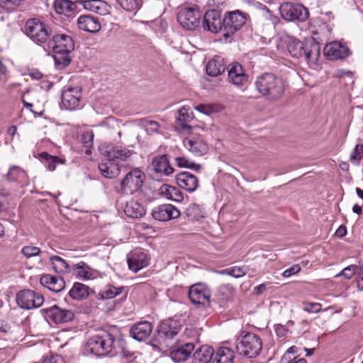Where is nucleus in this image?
Wrapping results in <instances>:
<instances>
[{
    "instance_id": "obj_13",
    "label": "nucleus",
    "mask_w": 363,
    "mask_h": 363,
    "mask_svg": "<svg viewBox=\"0 0 363 363\" xmlns=\"http://www.w3.org/2000/svg\"><path fill=\"white\" fill-rule=\"evenodd\" d=\"M211 296V289L203 283L192 285L189 290V297L195 305H209Z\"/></svg>"
},
{
    "instance_id": "obj_18",
    "label": "nucleus",
    "mask_w": 363,
    "mask_h": 363,
    "mask_svg": "<svg viewBox=\"0 0 363 363\" xmlns=\"http://www.w3.org/2000/svg\"><path fill=\"white\" fill-rule=\"evenodd\" d=\"M82 89L79 86L69 87L61 95L63 106L67 110H74L79 107Z\"/></svg>"
},
{
    "instance_id": "obj_34",
    "label": "nucleus",
    "mask_w": 363,
    "mask_h": 363,
    "mask_svg": "<svg viewBox=\"0 0 363 363\" xmlns=\"http://www.w3.org/2000/svg\"><path fill=\"white\" fill-rule=\"evenodd\" d=\"M161 195L169 200L180 202L184 199L182 191L175 186L164 184L160 188Z\"/></svg>"
},
{
    "instance_id": "obj_29",
    "label": "nucleus",
    "mask_w": 363,
    "mask_h": 363,
    "mask_svg": "<svg viewBox=\"0 0 363 363\" xmlns=\"http://www.w3.org/2000/svg\"><path fill=\"white\" fill-rule=\"evenodd\" d=\"M40 284L52 291L60 292L65 287V281L62 277L51 274H44L40 277Z\"/></svg>"
},
{
    "instance_id": "obj_57",
    "label": "nucleus",
    "mask_w": 363,
    "mask_h": 363,
    "mask_svg": "<svg viewBox=\"0 0 363 363\" xmlns=\"http://www.w3.org/2000/svg\"><path fill=\"white\" fill-rule=\"evenodd\" d=\"M77 276L83 279H89L91 276V273L89 271L86 267L83 266L77 265Z\"/></svg>"
},
{
    "instance_id": "obj_33",
    "label": "nucleus",
    "mask_w": 363,
    "mask_h": 363,
    "mask_svg": "<svg viewBox=\"0 0 363 363\" xmlns=\"http://www.w3.org/2000/svg\"><path fill=\"white\" fill-rule=\"evenodd\" d=\"M125 345V340L123 337V342L119 347H116L112 356L120 355L121 363H135V354L127 348Z\"/></svg>"
},
{
    "instance_id": "obj_22",
    "label": "nucleus",
    "mask_w": 363,
    "mask_h": 363,
    "mask_svg": "<svg viewBox=\"0 0 363 363\" xmlns=\"http://www.w3.org/2000/svg\"><path fill=\"white\" fill-rule=\"evenodd\" d=\"M152 217L159 221H167L180 216V211L171 204L160 205L153 209Z\"/></svg>"
},
{
    "instance_id": "obj_28",
    "label": "nucleus",
    "mask_w": 363,
    "mask_h": 363,
    "mask_svg": "<svg viewBox=\"0 0 363 363\" xmlns=\"http://www.w3.org/2000/svg\"><path fill=\"white\" fill-rule=\"evenodd\" d=\"M152 325L147 321H143L133 325L130 330V336L138 341L146 339L152 330Z\"/></svg>"
},
{
    "instance_id": "obj_56",
    "label": "nucleus",
    "mask_w": 363,
    "mask_h": 363,
    "mask_svg": "<svg viewBox=\"0 0 363 363\" xmlns=\"http://www.w3.org/2000/svg\"><path fill=\"white\" fill-rule=\"evenodd\" d=\"M42 363H65V361L61 355L55 354L46 357Z\"/></svg>"
},
{
    "instance_id": "obj_8",
    "label": "nucleus",
    "mask_w": 363,
    "mask_h": 363,
    "mask_svg": "<svg viewBox=\"0 0 363 363\" xmlns=\"http://www.w3.org/2000/svg\"><path fill=\"white\" fill-rule=\"evenodd\" d=\"M248 15L240 10L227 11L223 17V35H233L245 24Z\"/></svg>"
},
{
    "instance_id": "obj_40",
    "label": "nucleus",
    "mask_w": 363,
    "mask_h": 363,
    "mask_svg": "<svg viewBox=\"0 0 363 363\" xmlns=\"http://www.w3.org/2000/svg\"><path fill=\"white\" fill-rule=\"evenodd\" d=\"M54 8L57 13L69 16L75 9V5L68 0H55Z\"/></svg>"
},
{
    "instance_id": "obj_44",
    "label": "nucleus",
    "mask_w": 363,
    "mask_h": 363,
    "mask_svg": "<svg viewBox=\"0 0 363 363\" xmlns=\"http://www.w3.org/2000/svg\"><path fill=\"white\" fill-rule=\"evenodd\" d=\"M54 52V60L55 64L58 66H61L62 67H65L68 66L70 63L71 59L69 57V53L71 52Z\"/></svg>"
},
{
    "instance_id": "obj_59",
    "label": "nucleus",
    "mask_w": 363,
    "mask_h": 363,
    "mask_svg": "<svg viewBox=\"0 0 363 363\" xmlns=\"http://www.w3.org/2000/svg\"><path fill=\"white\" fill-rule=\"evenodd\" d=\"M301 271V267L298 264H294L291 267H289V269H286L282 275L284 277H289L291 275L296 274L298 272Z\"/></svg>"
},
{
    "instance_id": "obj_46",
    "label": "nucleus",
    "mask_w": 363,
    "mask_h": 363,
    "mask_svg": "<svg viewBox=\"0 0 363 363\" xmlns=\"http://www.w3.org/2000/svg\"><path fill=\"white\" fill-rule=\"evenodd\" d=\"M123 290V287H115L113 286H108L104 291H101V297L106 299L113 298L118 295L121 294Z\"/></svg>"
},
{
    "instance_id": "obj_36",
    "label": "nucleus",
    "mask_w": 363,
    "mask_h": 363,
    "mask_svg": "<svg viewBox=\"0 0 363 363\" xmlns=\"http://www.w3.org/2000/svg\"><path fill=\"white\" fill-rule=\"evenodd\" d=\"M194 118L193 113L189 107L183 106L178 111L177 120L184 130H191V126L188 124Z\"/></svg>"
},
{
    "instance_id": "obj_58",
    "label": "nucleus",
    "mask_w": 363,
    "mask_h": 363,
    "mask_svg": "<svg viewBox=\"0 0 363 363\" xmlns=\"http://www.w3.org/2000/svg\"><path fill=\"white\" fill-rule=\"evenodd\" d=\"M194 108L199 112L206 115H211L213 112V108L211 105L208 104H201L195 106Z\"/></svg>"
},
{
    "instance_id": "obj_50",
    "label": "nucleus",
    "mask_w": 363,
    "mask_h": 363,
    "mask_svg": "<svg viewBox=\"0 0 363 363\" xmlns=\"http://www.w3.org/2000/svg\"><path fill=\"white\" fill-rule=\"evenodd\" d=\"M21 253L26 258H30V257L39 255L41 253V250L38 247L28 245V246H24L21 249Z\"/></svg>"
},
{
    "instance_id": "obj_31",
    "label": "nucleus",
    "mask_w": 363,
    "mask_h": 363,
    "mask_svg": "<svg viewBox=\"0 0 363 363\" xmlns=\"http://www.w3.org/2000/svg\"><path fill=\"white\" fill-rule=\"evenodd\" d=\"M226 69L225 62L220 57H216L209 60L206 67V73L211 77H218Z\"/></svg>"
},
{
    "instance_id": "obj_64",
    "label": "nucleus",
    "mask_w": 363,
    "mask_h": 363,
    "mask_svg": "<svg viewBox=\"0 0 363 363\" xmlns=\"http://www.w3.org/2000/svg\"><path fill=\"white\" fill-rule=\"evenodd\" d=\"M359 279L358 280V282H357V286H358V289L361 291H363V273L362 274H359Z\"/></svg>"
},
{
    "instance_id": "obj_16",
    "label": "nucleus",
    "mask_w": 363,
    "mask_h": 363,
    "mask_svg": "<svg viewBox=\"0 0 363 363\" xmlns=\"http://www.w3.org/2000/svg\"><path fill=\"white\" fill-rule=\"evenodd\" d=\"M45 312L48 318L56 324L68 323L74 318V313L72 310L57 305L45 309Z\"/></svg>"
},
{
    "instance_id": "obj_39",
    "label": "nucleus",
    "mask_w": 363,
    "mask_h": 363,
    "mask_svg": "<svg viewBox=\"0 0 363 363\" xmlns=\"http://www.w3.org/2000/svg\"><path fill=\"white\" fill-rule=\"evenodd\" d=\"M27 174L26 172L19 167L13 166L10 167L6 174V178L10 182H18L26 183L27 182Z\"/></svg>"
},
{
    "instance_id": "obj_54",
    "label": "nucleus",
    "mask_w": 363,
    "mask_h": 363,
    "mask_svg": "<svg viewBox=\"0 0 363 363\" xmlns=\"http://www.w3.org/2000/svg\"><path fill=\"white\" fill-rule=\"evenodd\" d=\"M21 0H0V6L7 11H12L19 5Z\"/></svg>"
},
{
    "instance_id": "obj_10",
    "label": "nucleus",
    "mask_w": 363,
    "mask_h": 363,
    "mask_svg": "<svg viewBox=\"0 0 363 363\" xmlns=\"http://www.w3.org/2000/svg\"><path fill=\"white\" fill-rule=\"evenodd\" d=\"M279 13L286 21L300 22L306 21L308 16V9L302 4L284 2L279 6Z\"/></svg>"
},
{
    "instance_id": "obj_26",
    "label": "nucleus",
    "mask_w": 363,
    "mask_h": 363,
    "mask_svg": "<svg viewBox=\"0 0 363 363\" xmlns=\"http://www.w3.org/2000/svg\"><path fill=\"white\" fill-rule=\"evenodd\" d=\"M84 9L97 14L105 16L109 14L110 6L102 0H81L78 1Z\"/></svg>"
},
{
    "instance_id": "obj_14",
    "label": "nucleus",
    "mask_w": 363,
    "mask_h": 363,
    "mask_svg": "<svg viewBox=\"0 0 363 363\" xmlns=\"http://www.w3.org/2000/svg\"><path fill=\"white\" fill-rule=\"evenodd\" d=\"M228 79L231 84L241 88L247 83L249 77L243 67L240 63L234 62L228 67Z\"/></svg>"
},
{
    "instance_id": "obj_25",
    "label": "nucleus",
    "mask_w": 363,
    "mask_h": 363,
    "mask_svg": "<svg viewBox=\"0 0 363 363\" xmlns=\"http://www.w3.org/2000/svg\"><path fill=\"white\" fill-rule=\"evenodd\" d=\"M195 349L193 343H185L173 348L169 354L171 359L177 362L181 363L186 361L192 354Z\"/></svg>"
},
{
    "instance_id": "obj_20",
    "label": "nucleus",
    "mask_w": 363,
    "mask_h": 363,
    "mask_svg": "<svg viewBox=\"0 0 363 363\" xmlns=\"http://www.w3.org/2000/svg\"><path fill=\"white\" fill-rule=\"evenodd\" d=\"M186 149L196 156H201L207 153L208 146L200 136H190L183 140Z\"/></svg>"
},
{
    "instance_id": "obj_63",
    "label": "nucleus",
    "mask_w": 363,
    "mask_h": 363,
    "mask_svg": "<svg viewBox=\"0 0 363 363\" xmlns=\"http://www.w3.org/2000/svg\"><path fill=\"white\" fill-rule=\"evenodd\" d=\"M288 363H307L306 360L303 358L297 359L294 357L292 360H289Z\"/></svg>"
},
{
    "instance_id": "obj_62",
    "label": "nucleus",
    "mask_w": 363,
    "mask_h": 363,
    "mask_svg": "<svg viewBox=\"0 0 363 363\" xmlns=\"http://www.w3.org/2000/svg\"><path fill=\"white\" fill-rule=\"evenodd\" d=\"M296 352H297V347L296 346H292V347H289L288 349V350L286 351V352L284 354V356L282 357V360L288 359H289L288 355L289 354H295Z\"/></svg>"
},
{
    "instance_id": "obj_17",
    "label": "nucleus",
    "mask_w": 363,
    "mask_h": 363,
    "mask_svg": "<svg viewBox=\"0 0 363 363\" xmlns=\"http://www.w3.org/2000/svg\"><path fill=\"white\" fill-rule=\"evenodd\" d=\"M48 45L53 51L57 52H72L74 49L72 37L64 33L53 34Z\"/></svg>"
},
{
    "instance_id": "obj_48",
    "label": "nucleus",
    "mask_w": 363,
    "mask_h": 363,
    "mask_svg": "<svg viewBox=\"0 0 363 363\" xmlns=\"http://www.w3.org/2000/svg\"><path fill=\"white\" fill-rule=\"evenodd\" d=\"M94 140V133L91 131L84 133L81 138V141L85 147V152L87 154L92 147Z\"/></svg>"
},
{
    "instance_id": "obj_45",
    "label": "nucleus",
    "mask_w": 363,
    "mask_h": 363,
    "mask_svg": "<svg viewBox=\"0 0 363 363\" xmlns=\"http://www.w3.org/2000/svg\"><path fill=\"white\" fill-rule=\"evenodd\" d=\"M260 11L262 12V17L267 21L269 24L274 27L279 22V18L274 15L272 12L264 5L259 4Z\"/></svg>"
},
{
    "instance_id": "obj_41",
    "label": "nucleus",
    "mask_w": 363,
    "mask_h": 363,
    "mask_svg": "<svg viewBox=\"0 0 363 363\" xmlns=\"http://www.w3.org/2000/svg\"><path fill=\"white\" fill-rule=\"evenodd\" d=\"M184 213L191 220H198L204 217L203 208L196 203L190 204L186 208Z\"/></svg>"
},
{
    "instance_id": "obj_11",
    "label": "nucleus",
    "mask_w": 363,
    "mask_h": 363,
    "mask_svg": "<svg viewBox=\"0 0 363 363\" xmlns=\"http://www.w3.org/2000/svg\"><path fill=\"white\" fill-rule=\"evenodd\" d=\"M177 18L178 23L183 28L194 30L200 23L201 14L196 8L184 7L178 11Z\"/></svg>"
},
{
    "instance_id": "obj_43",
    "label": "nucleus",
    "mask_w": 363,
    "mask_h": 363,
    "mask_svg": "<svg viewBox=\"0 0 363 363\" xmlns=\"http://www.w3.org/2000/svg\"><path fill=\"white\" fill-rule=\"evenodd\" d=\"M234 292L235 289L232 285L225 284L219 288L218 296L220 301L226 302L232 299Z\"/></svg>"
},
{
    "instance_id": "obj_61",
    "label": "nucleus",
    "mask_w": 363,
    "mask_h": 363,
    "mask_svg": "<svg viewBox=\"0 0 363 363\" xmlns=\"http://www.w3.org/2000/svg\"><path fill=\"white\" fill-rule=\"evenodd\" d=\"M347 234V228L344 225H340L336 230L335 235L339 238H342Z\"/></svg>"
},
{
    "instance_id": "obj_23",
    "label": "nucleus",
    "mask_w": 363,
    "mask_h": 363,
    "mask_svg": "<svg viewBox=\"0 0 363 363\" xmlns=\"http://www.w3.org/2000/svg\"><path fill=\"white\" fill-rule=\"evenodd\" d=\"M176 182L177 185L189 192L195 191L199 186V179L189 172H182L177 174Z\"/></svg>"
},
{
    "instance_id": "obj_21",
    "label": "nucleus",
    "mask_w": 363,
    "mask_h": 363,
    "mask_svg": "<svg viewBox=\"0 0 363 363\" xmlns=\"http://www.w3.org/2000/svg\"><path fill=\"white\" fill-rule=\"evenodd\" d=\"M203 27L212 33H223V18L220 17L218 11L216 10L207 11L203 17Z\"/></svg>"
},
{
    "instance_id": "obj_4",
    "label": "nucleus",
    "mask_w": 363,
    "mask_h": 363,
    "mask_svg": "<svg viewBox=\"0 0 363 363\" xmlns=\"http://www.w3.org/2000/svg\"><path fill=\"white\" fill-rule=\"evenodd\" d=\"M287 50L293 57H303L308 63L316 64L320 54V45L313 38L305 42L292 38L288 41Z\"/></svg>"
},
{
    "instance_id": "obj_15",
    "label": "nucleus",
    "mask_w": 363,
    "mask_h": 363,
    "mask_svg": "<svg viewBox=\"0 0 363 363\" xmlns=\"http://www.w3.org/2000/svg\"><path fill=\"white\" fill-rule=\"evenodd\" d=\"M324 54L330 60H337L350 56L351 51L346 44L333 41L326 44L324 48Z\"/></svg>"
},
{
    "instance_id": "obj_60",
    "label": "nucleus",
    "mask_w": 363,
    "mask_h": 363,
    "mask_svg": "<svg viewBox=\"0 0 363 363\" xmlns=\"http://www.w3.org/2000/svg\"><path fill=\"white\" fill-rule=\"evenodd\" d=\"M175 162L179 167L188 168L190 164L189 160L184 157H177L175 158Z\"/></svg>"
},
{
    "instance_id": "obj_42",
    "label": "nucleus",
    "mask_w": 363,
    "mask_h": 363,
    "mask_svg": "<svg viewBox=\"0 0 363 363\" xmlns=\"http://www.w3.org/2000/svg\"><path fill=\"white\" fill-rule=\"evenodd\" d=\"M39 156L45 161V165L50 171H54L57 164L64 163V161L57 156L50 155L45 152H41Z\"/></svg>"
},
{
    "instance_id": "obj_27",
    "label": "nucleus",
    "mask_w": 363,
    "mask_h": 363,
    "mask_svg": "<svg viewBox=\"0 0 363 363\" xmlns=\"http://www.w3.org/2000/svg\"><path fill=\"white\" fill-rule=\"evenodd\" d=\"M123 212L127 217L138 219L145 215L146 209L139 201L131 199L126 201L123 206Z\"/></svg>"
},
{
    "instance_id": "obj_51",
    "label": "nucleus",
    "mask_w": 363,
    "mask_h": 363,
    "mask_svg": "<svg viewBox=\"0 0 363 363\" xmlns=\"http://www.w3.org/2000/svg\"><path fill=\"white\" fill-rule=\"evenodd\" d=\"M322 306L319 303L305 301L303 303V309L308 313H317L321 311Z\"/></svg>"
},
{
    "instance_id": "obj_37",
    "label": "nucleus",
    "mask_w": 363,
    "mask_h": 363,
    "mask_svg": "<svg viewBox=\"0 0 363 363\" xmlns=\"http://www.w3.org/2000/svg\"><path fill=\"white\" fill-rule=\"evenodd\" d=\"M69 294L74 300L84 299L89 295V288L83 284L77 282L74 284Z\"/></svg>"
},
{
    "instance_id": "obj_9",
    "label": "nucleus",
    "mask_w": 363,
    "mask_h": 363,
    "mask_svg": "<svg viewBox=\"0 0 363 363\" xmlns=\"http://www.w3.org/2000/svg\"><path fill=\"white\" fill-rule=\"evenodd\" d=\"M145 179V174L140 169L133 168L121 181V188L118 191L122 194H133L141 189Z\"/></svg>"
},
{
    "instance_id": "obj_5",
    "label": "nucleus",
    "mask_w": 363,
    "mask_h": 363,
    "mask_svg": "<svg viewBox=\"0 0 363 363\" xmlns=\"http://www.w3.org/2000/svg\"><path fill=\"white\" fill-rule=\"evenodd\" d=\"M180 329L179 323L172 318L161 322L158 325L157 335L151 341V345L155 350L165 352L172 347L174 337Z\"/></svg>"
},
{
    "instance_id": "obj_24",
    "label": "nucleus",
    "mask_w": 363,
    "mask_h": 363,
    "mask_svg": "<svg viewBox=\"0 0 363 363\" xmlns=\"http://www.w3.org/2000/svg\"><path fill=\"white\" fill-rule=\"evenodd\" d=\"M78 28L84 31L96 33L101 30L99 19L91 15H82L77 19Z\"/></svg>"
},
{
    "instance_id": "obj_52",
    "label": "nucleus",
    "mask_w": 363,
    "mask_h": 363,
    "mask_svg": "<svg viewBox=\"0 0 363 363\" xmlns=\"http://www.w3.org/2000/svg\"><path fill=\"white\" fill-rule=\"evenodd\" d=\"M143 126L146 131L150 134L157 133L160 127V124L157 121L150 120L144 121Z\"/></svg>"
},
{
    "instance_id": "obj_6",
    "label": "nucleus",
    "mask_w": 363,
    "mask_h": 363,
    "mask_svg": "<svg viewBox=\"0 0 363 363\" xmlns=\"http://www.w3.org/2000/svg\"><path fill=\"white\" fill-rule=\"evenodd\" d=\"M25 33L34 43L40 45L48 43L53 35L50 26L38 18H30L26 21Z\"/></svg>"
},
{
    "instance_id": "obj_19",
    "label": "nucleus",
    "mask_w": 363,
    "mask_h": 363,
    "mask_svg": "<svg viewBox=\"0 0 363 363\" xmlns=\"http://www.w3.org/2000/svg\"><path fill=\"white\" fill-rule=\"evenodd\" d=\"M150 169L158 176H169L174 172V168L169 164L166 155L155 156L152 160Z\"/></svg>"
},
{
    "instance_id": "obj_7",
    "label": "nucleus",
    "mask_w": 363,
    "mask_h": 363,
    "mask_svg": "<svg viewBox=\"0 0 363 363\" xmlns=\"http://www.w3.org/2000/svg\"><path fill=\"white\" fill-rule=\"evenodd\" d=\"M238 352L247 358L257 357L262 349V342L259 336L252 333L241 334L237 339Z\"/></svg>"
},
{
    "instance_id": "obj_49",
    "label": "nucleus",
    "mask_w": 363,
    "mask_h": 363,
    "mask_svg": "<svg viewBox=\"0 0 363 363\" xmlns=\"http://www.w3.org/2000/svg\"><path fill=\"white\" fill-rule=\"evenodd\" d=\"M363 157V145H357L354 148L350 160L352 163L354 164H358L360 160Z\"/></svg>"
},
{
    "instance_id": "obj_3",
    "label": "nucleus",
    "mask_w": 363,
    "mask_h": 363,
    "mask_svg": "<svg viewBox=\"0 0 363 363\" xmlns=\"http://www.w3.org/2000/svg\"><path fill=\"white\" fill-rule=\"evenodd\" d=\"M255 86L257 92L270 102L280 100L286 89L284 79L270 72L259 75L255 79Z\"/></svg>"
},
{
    "instance_id": "obj_38",
    "label": "nucleus",
    "mask_w": 363,
    "mask_h": 363,
    "mask_svg": "<svg viewBox=\"0 0 363 363\" xmlns=\"http://www.w3.org/2000/svg\"><path fill=\"white\" fill-rule=\"evenodd\" d=\"M50 262L54 271L58 274H65L70 271L69 264L59 256H51L50 257Z\"/></svg>"
},
{
    "instance_id": "obj_53",
    "label": "nucleus",
    "mask_w": 363,
    "mask_h": 363,
    "mask_svg": "<svg viewBox=\"0 0 363 363\" xmlns=\"http://www.w3.org/2000/svg\"><path fill=\"white\" fill-rule=\"evenodd\" d=\"M358 267L357 265H350L344 268L342 272L336 277L344 276L346 279H351L357 272Z\"/></svg>"
},
{
    "instance_id": "obj_32",
    "label": "nucleus",
    "mask_w": 363,
    "mask_h": 363,
    "mask_svg": "<svg viewBox=\"0 0 363 363\" xmlns=\"http://www.w3.org/2000/svg\"><path fill=\"white\" fill-rule=\"evenodd\" d=\"M234 352L228 347H220L216 353L212 350L211 363H233Z\"/></svg>"
},
{
    "instance_id": "obj_47",
    "label": "nucleus",
    "mask_w": 363,
    "mask_h": 363,
    "mask_svg": "<svg viewBox=\"0 0 363 363\" xmlns=\"http://www.w3.org/2000/svg\"><path fill=\"white\" fill-rule=\"evenodd\" d=\"M121 7L129 12L134 11L138 9V4L136 0H116Z\"/></svg>"
},
{
    "instance_id": "obj_1",
    "label": "nucleus",
    "mask_w": 363,
    "mask_h": 363,
    "mask_svg": "<svg viewBox=\"0 0 363 363\" xmlns=\"http://www.w3.org/2000/svg\"><path fill=\"white\" fill-rule=\"evenodd\" d=\"M122 342L123 335L117 327L113 326L90 337L85 350L96 356H112L116 347H119Z\"/></svg>"
},
{
    "instance_id": "obj_30",
    "label": "nucleus",
    "mask_w": 363,
    "mask_h": 363,
    "mask_svg": "<svg viewBox=\"0 0 363 363\" xmlns=\"http://www.w3.org/2000/svg\"><path fill=\"white\" fill-rule=\"evenodd\" d=\"M147 255L142 252H135L128 257V264L130 270L138 272L148 265Z\"/></svg>"
},
{
    "instance_id": "obj_12",
    "label": "nucleus",
    "mask_w": 363,
    "mask_h": 363,
    "mask_svg": "<svg viewBox=\"0 0 363 363\" xmlns=\"http://www.w3.org/2000/svg\"><path fill=\"white\" fill-rule=\"evenodd\" d=\"M18 305L23 309L38 308L44 303L42 295L32 290H23L16 295Z\"/></svg>"
},
{
    "instance_id": "obj_55",
    "label": "nucleus",
    "mask_w": 363,
    "mask_h": 363,
    "mask_svg": "<svg viewBox=\"0 0 363 363\" xmlns=\"http://www.w3.org/2000/svg\"><path fill=\"white\" fill-rule=\"evenodd\" d=\"M231 276L235 278H240L246 274L247 272L244 267H233L230 268Z\"/></svg>"
},
{
    "instance_id": "obj_35",
    "label": "nucleus",
    "mask_w": 363,
    "mask_h": 363,
    "mask_svg": "<svg viewBox=\"0 0 363 363\" xmlns=\"http://www.w3.org/2000/svg\"><path fill=\"white\" fill-rule=\"evenodd\" d=\"M212 348L207 346H201L193 354L192 361L195 363H211Z\"/></svg>"
},
{
    "instance_id": "obj_2",
    "label": "nucleus",
    "mask_w": 363,
    "mask_h": 363,
    "mask_svg": "<svg viewBox=\"0 0 363 363\" xmlns=\"http://www.w3.org/2000/svg\"><path fill=\"white\" fill-rule=\"evenodd\" d=\"M99 150L103 156L109 162L99 164V169L101 175L106 178L113 179L120 173L118 165L113 163L114 161H125L134 153L133 150L124 147L115 146L112 144H102Z\"/></svg>"
}]
</instances>
